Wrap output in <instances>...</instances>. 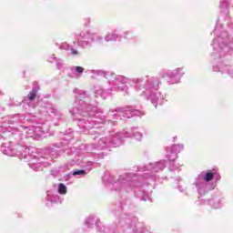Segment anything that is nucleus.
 <instances>
[{
	"mask_svg": "<svg viewBox=\"0 0 233 233\" xmlns=\"http://www.w3.org/2000/svg\"><path fill=\"white\" fill-rule=\"evenodd\" d=\"M214 176H216V170L214 169L213 171H208V172L203 171L198 175L195 184H196V187H198V188L199 194H201L203 192V188L207 187V184L205 183V181L207 183H208L209 181H212L214 179Z\"/></svg>",
	"mask_w": 233,
	"mask_h": 233,
	"instance_id": "f257e3e1",
	"label": "nucleus"
},
{
	"mask_svg": "<svg viewBox=\"0 0 233 233\" xmlns=\"http://www.w3.org/2000/svg\"><path fill=\"white\" fill-rule=\"evenodd\" d=\"M96 35L94 33H90L88 30H83L79 34L76 35V43L78 46H88L92 41H94V36Z\"/></svg>",
	"mask_w": 233,
	"mask_h": 233,
	"instance_id": "f03ea898",
	"label": "nucleus"
},
{
	"mask_svg": "<svg viewBox=\"0 0 233 233\" xmlns=\"http://www.w3.org/2000/svg\"><path fill=\"white\" fill-rule=\"evenodd\" d=\"M137 114H139V111L133 109L131 106L120 107L116 109V116H119V117H127V119L134 117V116H137Z\"/></svg>",
	"mask_w": 233,
	"mask_h": 233,
	"instance_id": "7ed1b4c3",
	"label": "nucleus"
},
{
	"mask_svg": "<svg viewBox=\"0 0 233 233\" xmlns=\"http://www.w3.org/2000/svg\"><path fill=\"white\" fill-rule=\"evenodd\" d=\"M183 148H185V147L181 144L173 145L171 155L168 156L169 161H176L177 158V152H180Z\"/></svg>",
	"mask_w": 233,
	"mask_h": 233,
	"instance_id": "20e7f679",
	"label": "nucleus"
},
{
	"mask_svg": "<svg viewBox=\"0 0 233 233\" xmlns=\"http://www.w3.org/2000/svg\"><path fill=\"white\" fill-rule=\"evenodd\" d=\"M159 78L151 77L147 81L146 89L152 90V88H154V90H157V88H159Z\"/></svg>",
	"mask_w": 233,
	"mask_h": 233,
	"instance_id": "39448f33",
	"label": "nucleus"
},
{
	"mask_svg": "<svg viewBox=\"0 0 233 233\" xmlns=\"http://www.w3.org/2000/svg\"><path fill=\"white\" fill-rule=\"evenodd\" d=\"M148 99H150L155 106H157V105H161L162 103L161 94L157 91L149 95Z\"/></svg>",
	"mask_w": 233,
	"mask_h": 233,
	"instance_id": "423d86ee",
	"label": "nucleus"
},
{
	"mask_svg": "<svg viewBox=\"0 0 233 233\" xmlns=\"http://www.w3.org/2000/svg\"><path fill=\"white\" fill-rule=\"evenodd\" d=\"M185 72H183V68H177L176 70L167 72V76L169 79H176L177 77H181Z\"/></svg>",
	"mask_w": 233,
	"mask_h": 233,
	"instance_id": "0eeeda50",
	"label": "nucleus"
},
{
	"mask_svg": "<svg viewBox=\"0 0 233 233\" xmlns=\"http://www.w3.org/2000/svg\"><path fill=\"white\" fill-rule=\"evenodd\" d=\"M35 85H36V87H34L27 96L28 101H34V99L37 97V90H39V86H37V83H35Z\"/></svg>",
	"mask_w": 233,
	"mask_h": 233,
	"instance_id": "6e6552de",
	"label": "nucleus"
},
{
	"mask_svg": "<svg viewBox=\"0 0 233 233\" xmlns=\"http://www.w3.org/2000/svg\"><path fill=\"white\" fill-rule=\"evenodd\" d=\"M106 41H116L117 39V34H109L105 37Z\"/></svg>",
	"mask_w": 233,
	"mask_h": 233,
	"instance_id": "1a4fd4ad",
	"label": "nucleus"
},
{
	"mask_svg": "<svg viewBox=\"0 0 233 233\" xmlns=\"http://www.w3.org/2000/svg\"><path fill=\"white\" fill-rule=\"evenodd\" d=\"M58 193L65 195L66 194V186H65V184L60 183L58 185Z\"/></svg>",
	"mask_w": 233,
	"mask_h": 233,
	"instance_id": "9d476101",
	"label": "nucleus"
},
{
	"mask_svg": "<svg viewBox=\"0 0 233 233\" xmlns=\"http://www.w3.org/2000/svg\"><path fill=\"white\" fill-rule=\"evenodd\" d=\"M73 176H86V171L80 169L73 172Z\"/></svg>",
	"mask_w": 233,
	"mask_h": 233,
	"instance_id": "9b49d317",
	"label": "nucleus"
},
{
	"mask_svg": "<svg viewBox=\"0 0 233 233\" xmlns=\"http://www.w3.org/2000/svg\"><path fill=\"white\" fill-rule=\"evenodd\" d=\"M61 50H70V45L66 42H64L60 45Z\"/></svg>",
	"mask_w": 233,
	"mask_h": 233,
	"instance_id": "f8f14e48",
	"label": "nucleus"
},
{
	"mask_svg": "<svg viewBox=\"0 0 233 233\" xmlns=\"http://www.w3.org/2000/svg\"><path fill=\"white\" fill-rule=\"evenodd\" d=\"M116 81H118V83H122V85H126V83H128V78L125 76H119L116 78Z\"/></svg>",
	"mask_w": 233,
	"mask_h": 233,
	"instance_id": "ddd939ff",
	"label": "nucleus"
},
{
	"mask_svg": "<svg viewBox=\"0 0 233 233\" xmlns=\"http://www.w3.org/2000/svg\"><path fill=\"white\" fill-rule=\"evenodd\" d=\"M75 72H77L78 74H83L85 72V68H83L81 66H76Z\"/></svg>",
	"mask_w": 233,
	"mask_h": 233,
	"instance_id": "4468645a",
	"label": "nucleus"
},
{
	"mask_svg": "<svg viewBox=\"0 0 233 233\" xmlns=\"http://www.w3.org/2000/svg\"><path fill=\"white\" fill-rule=\"evenodd\" d=\"M5 156H15V151H10V149H6L5 151Z\"/></svg>",
	"mask_w": 233,
	"mask_h": 233,
	"instance_id": "2eb2a0df",
	"label": "nucleus"
},
{
	"mask_svg": "<svg viewBox=\"0 0 233 233\" xmlns=\"http://www.w3.org/2000/svg\"><path fill=\"white\" fill-rule=\"evenodd\" d=\"M56 66L57 68H61L63 66V60H57L56 61Z\"/></svg>",
	"mask_w": 233,
	"mask_h": 233,
	"instance_id": "dca6fc26",
	"label": "nucleus"
},
{
	"mask_svg": "<svg viewBox=\"0 0 233 233\" xmlns=\"http://www.w3.org/2000/svg\"><path fill=\"white\" fill-rule=\"evenodd\" d=\"M103 143V145H106V143H108V141L106 140V138H102L99 140V145H101Z\"/></svg>",
	"mask_w": 233,
	"mask_h": 233,
	"instance_id": "f3484780",
	"label": "nucleus"
},
{
	"mask_svg": "<svg viewBox=\"0 0 233 233\" xmlns=\"http://www.w3.org/2000/svg\"><path fill=\"white\" fill-rule=\"evenodd\" d=\"M71 54L73 55V56H77V50H76V49H71Z\"/></svg>",
	"mask_w": 233,
	"mask_h": 233,
	"instance_id": "a211bd4d",
	"label": "nucleus"
},
{
	"mask_svg": "<svg viewBox=\"0 0 233 233\" xmlns=\"http://www.w3.org/2000/svg\"><path fill=\"white\" fill-rule=\"evenodd\" d=\"M97 74L98 76H106V73H105V71H98Z\"/></svg>",
	"mask_w": 233,
	"mask_h": 233,
	"instance_id": "6ab92c4d",
	"label": "nucleus"
},
{
	"mask_svg": "<svg viewBox=\"0 0 233 233\" xmlns=\"http://www.w3.org/2000/svg\"><path fill=\"white\" fill-rule=\"evenodd\" d=\"M214 177H216L218 180L221 179V176H219L218 172H216V175H214Z\"/></svg>",
	"mask_w": 233,
	"mask_h": 233,
	"instance_id": "aec40b11",
	"label": "nucleus"
},
{
	"mask_svg": "<svg viewBox=\"0 0 233 233\" xmlns=\"http://www.w3.org/2000/svg\"><path fill=\"white\" fill-rule=\"evenodd\" d=\"M88 25H90V19L87 18V19L86 20L85 25H86V26H88Z\"/></svg>",
	"mask_w": 233,
	"mask_h": 233,
	"instance_id": "412c9836",
	"label": "nucleus"
},
{
	"mask_svg": "<svg viewBox=\"0 0 233 233\" xmlns=\"http://www.w3.org/2000/svg\"><path fill=\"white\" fill-rule=\"evenodd\" d=\"M134 81H135V83H137V85L141 83V80H139L138 78L135 79Z\"/></svg>",
	"mask_w": 233,
	"mask_h": 233,
	"instance_id": "4be33fe9",
	"label": "nucleus"
},
{
	"mask_svg": "<svg viewBox=\"0 0 233 233\" xmlns=\"http://www.w3.org/2000/svg\"><path fill=\"white\" fill-rule=\"evenodd\" d=\"M118 90H127V86H125L124 88L118 87Z\"/></svg>",
	"mask_w": 233,
	"mask_h": 233,
	"instance_id": "5701e85b",
	"label": "nucleus"
},
{
	"mask_svg": "<svg viewBox=\"0 0 233 233\" xmlns=\"http://www.w3.org/2000/svg\"><path fill=\"white\" fill-rule=\"evenodd\" d=\"M171 83H172V84L177 83V80H173V81H171Z\"/></svg>",
	"mask_w": 233,
	"mask_h": 233,
	"instance_id": "b1692460",
	"label": "nucleus"
}]
</instances>
